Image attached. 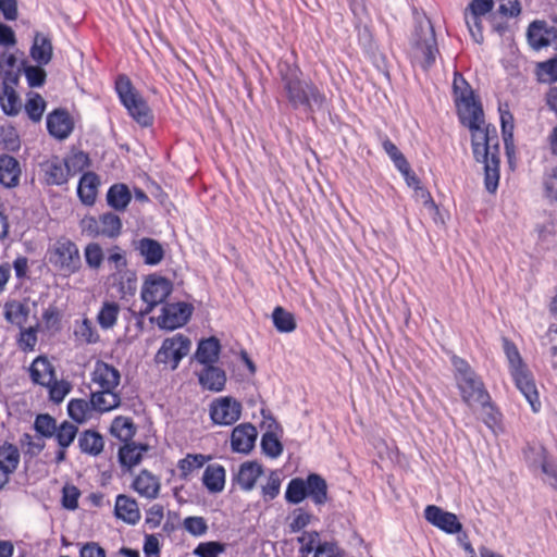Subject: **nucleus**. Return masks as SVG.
<instances>
[{"instance_id": "25", "label": "nucleus", "mask_w": 557, "mask_h": 557, "mask_svg": "<svg viewBox=\"0 0 557 557\" xmlns=\"http://www.w3.org/2000/svg\"><path fill=\"white\" fill-rule=\"evenodd\" d=\"M41 170L45 173V180L49 185H62L67 182L70 174L65 168V163L58 157L41 164Z\"/></svg>"}, {"instance_id": "42", "label": "nucleus", "mask_w": 557, "mask_h": 557, "mask_svg": "<svg viewBox=\"0 0 557 557\" xmlns=\"http://www.w3.org/2000/svg\"><path fill=\"white\" fill-rule=\"evenodd\" d=\"M273 325L280 333H290L296 330V320L293 313L283 307H275L272 312Z\"/></svg>"}, {"instance_id": "56", "label": "nucleus", "mask_w": 557, "mask_h": 557, "mask_svg": "<svg viewBox=\"0 0 557 557\" xmlns=\"http://www.w3.org/2000/svg\"><path fill=\"white\" fill-rule=\"evenodd\" d=\"M502 133L507 153L513 149V117L509 112H502Z\"/></svg>"}, {"instance_id": "34", "label": "nucleus", "mask_w": 557, "mask_h": 557, "mask_svg": "<svg viewBox=\"0 0 557 557\" xmlns=\"http://www.w3.org/2000/svg\"><path fill=\"white\" fill-rule=\"evenodd\" d=\"M202 483L210 493H220L225 486V469L221 465H209L203 472Z\"/></svg>"}, {"instance_id": "17", "label": "nucleus", "mask_w": 557, "mask_h": 557, "mask_svg": "<svg viewBox=\"0 0 557 557\" xmlns=\"http://www.w3.org/2000/svg\"><path fill=\"white\" fill-rule=\"evenodd\" d=\"M517 388L525 397L534 412L541 409V401L535 382L527 368L516 370L511 373Z\"/></svg>"}, {"instance_id": "19", "label": "nucleus", "mask_w": 557, "mask_h": 557, "mask_svg": "<svg viewBox=\"0 0 557 557\" xmlns=\"http://www.w3.org/2000/svg\"><path fill=\"white\" fill-rule=\"evenodd\" d=\"M53 57L52 38L49 34L37 33V88L46 83L47 73L44 69Z\"/></svg>"}, {"instance_id": "31", "label": "nucleus", "mask_w": 557, "mask_h": 557, "mask_svg": "<svg viewBox=\"0 0 557 557\" xmlns=\"http://www.w3.org/2000/svg\"><path fill=\"white\" fill-rule=\"evenodd\" d=\"M147 450V445L136 444L134 442H126L119 449V461L122 467L131 469L141 461L143 455Z\"/></svg>"}, {"instance_id": "48", "label": "nucleus", "mask_w": 557, "mask_h": 557, "mask_svg": "<svg viewBox=\"0 0 557 557\" xmlns=\"http://www.w3.org/2000/svg\"><path fill=\"white\" fill-rule=\"evenodd\" d=\"M282 478L278 471H271L267 482L261 485V495L264 502H271L277 497L281 491Z\"/></svg>"}, {"instance_id": "5", "label": "nucleus", "mask_w": 557, "mask_h": 557, "mask_svg": "<svg viewBox=\"0 0 557 557\" xmlns=\"http://www.w3.org/2000/svg\"><path fill=\"white\" fill-rule=\"evenodd\" d=\"M438 54L434 28L429 20L419 22L411 45V60L423 70L430 69Z\"/></svg>"}, {"instance_id": "8", "label": "nucleus", "mask_w": 557, "mask_h": 557, "mask_svg": "<svg viewBox=\"0 0 557 557\" xmlns=\"http://www.w3.org/2000/svg\"><path fill=\"white\" fill-rule=\"evenodd\" d=\"M77 434V426L71 422L63 421L57 425V421L51 416L37 414V435L47 438H54L59 447L67 448Z\"/></svg>"}, {"instance_id": "49", "label": "nucleus", "mask_w": 557, "mask_h": 557, "mask_svg": "<svg viewBox=\"0 0 557 557\" xmlns=\"http://www.w3.org/2000/svg\"><path fill=\"white\" fill-rule=\"evenodd\" d=\"M206 462V457L201 454L187 455L178 461L177 468L181 478L187 479L195 470L200 469Z\"/></svg>"}, {"instance_id": "44", "label": "nucleus", "mask_w": 557, "mask_h": 557, "mask_svg": "<svg viewBox=\"0 0 557 557\" xmlns=\"http://www.w3.org/2000/svg\"><path fill=\"white\" fill-rule=\"evenodd\" d=\"M382 147H383L384 151L386 152V154L393 161L395 168L401 174H408L409 163H408L407 159L387 136L382 137Z\"/></svg>"}, {"instance_id": "50", "label": "nucleus", "mask_w": 557, "mask_h": 557, "mask_svg": "<svg viewBox=\"0 0 557 557\" xmlns=\"http://www.w3.org/2000/svg\"><path fill=\"white\" fill-rule=\"evenodd\" d=\"M307 497L305 480L292 479L285 492V499L289 504H299Z\"/></svg>"}, {"instance_id": "36", "label": "nucleus", "mask_w": 557, "mask_h": 557, "mask_svg": "<svg viewBox=\"0 0 557 557\" xmlns=\"http://www.w3.org/2000/svg\"><path fill=\"white\" fill-rule=\"evenodd\" d=\"M110 280L113 285L117 286L119 292L125 295H133L136 290L137 277L136 273L129 269L124 268L117 271H114Z\"/></svg>"}, {"instance_id": "4", "label": "nucleus", "mask_w": 557, "mask_h": 557, "mask_svg": "<svg viewBox=\"0 0 557 557\" xmlns=\"http://www.w3.org/2000/svg\"><path fill=\"white\" fill-rule=\"evenodd\" d=\"M115 91L121 103L128 114L141 126H150L153 122V114L141 95L134 88L126 75H119L115 81Z\"/></svg>"}, {"instance_id": "9", "label": "nucleus", "mask_w": 557, "mask_h": 557, "mask_svg": "<svg viewBox=\"0 0 557 557\" xmlns=\"http://www.w3.org/2000/svg\"><path fill=\"white\" fill-rule=\"evenodd\" d=\"M242 404L231 396L215 398L209 406L211 421L216 425H232L242 414Z\"/></svg>"}, {"instance_id": "23", "label": "nucleus", "mask_w": 557, "mask_h": 557, "mask_svg": "<svg viewBox=\"0 0 557 557\" xmlns=\"http://www.w3.org/2000/svg\"><path fill=\"white\" fill-rule=\"evenodd\" d=\"M17 82L7 78L2 82V89L0 91V107L7 115H15L22 108V102L15 91Z\"/></svg>"}, {"instance_id": "32", "label": "nucleus", "mask_w": 557, "mask_h": 557, "mask_svg": "<svg viewBox=\"0 0 557 557\" xmlns=\"http://www.w3.org/2000/svg\"><path fill=\"white\" fill-rule=\"evenodd\" d=\"M99 186V178L92 172L84 173L77 186V194L84 205L95 203Z\"/></svg>"}, {"instance_id": "16", "label": "nucleus", "mask_w": 557, "mask_h": 557, "mask_svg": "<svg viewBox=\"0 0 557 557\" xmlns=\"http://www.w3.org/2000/svg\"><path fill=\"white\" fill-rule=\"evenodd\" d=\"M258 432L251 423L235 426L231 434V448L235 453L249 454L255 447Z\"/></svg>"}, {"instance_id": "62", "label": "nucleus", "mask_w": 557, "mask_h": 557, "mask_svg": "<svg viewBox=\"0 0 557 557\" xmlns=\"http://www.w3.org/2000/svg\"><path fill=\"white\" fill-rule=\"evenodd\" d=\"M543 185L546 198L557 202V166L545 174Z\"/></svg>"}, {"instance_id": "7", "label": "nucleus", "mask_w": 557, "mask_h": 557, "mask_svg": "<svg viewBox=\"0 0 557 557\" xmlns=\"http://www.w3.org/2000/svg\"><path fill=\"white\" fill-rule=\"evenodd\" d=\"M191 342L183 334L165 338L154 356V362L174 371L190 350Z\"/></svg>"}, {"instance_id": "22", "label": "nucleus", "mask_w": 557, "mask_h": 557, "mask_svg": "<svg viewBox=\"0 0 557 557\" xmlns=\"http://www.w3.org/2000/svg\"><path fill=\"white\" fill-rule=\"evenodd\" d=\"M135 249L144 258L148 265H157L164 258V249L162 245L152 238L144 237L135 243Z\"/></svg>"}, {"instance_id": "1", "label": "nucleus", "mask_w": 557, "mask_h": 557, "mask_svg": "<svg viewBox=\"0 0 557 557\" xmlns=\"http://www.w3.org/2000/svg\"><path fill=\"white\" fill-rule=\"evenodd\" d=\"M453 88L460 122L471 131L473 157L484 164L485 188L488 193H495L499 183L500 164L496 128L485 125L482 107L460 74H455Z\"/></svg>"}, {"instance_id": "10", "label": "nucleus", "mask_w": 557, "mask_h": 557, "mask_svg": "<svg viewBox=\"0 0 557 557\" xmlns=\"http://www.w3.org/2000/svg\"><path fill=\"white\" fill-rule=\"evenodd\" d=\"M172 293V284L169 280L162 276L151 275L147 278L141 288V299L146 304L144 313H149L154 307L163 304L164 300Z\"/></svg>"}, {"instance_id": "47", "label": "nucleus", "mask_w": 557, "mask_h": 557, "mask_svg": "<svg viewBox=\"0 0 557 557\" xmlns=\"http://www.w3.org/2000/svg\"><path fill=\"white\" fill-rule=\"evenodd\" d=\"M74 335L78 341L85 342L87 344H95L99 341V334L96 327L87 318L76 322Z\"/></svg>"}, {"instance_id": "15", "label": "nucleus", "mask_w": 557, "mask_h": 557, "mask_svg": "<svg viewBox=\"0 0 557 557\" xmlns=\"http://www.w3.org/2000/svg\"><path fill=\"white\" fill-rule=\"evenodd\" d=\"M47 129L49 134L58 139L64 140L70 137L74 129V121L65 109H55L47 115Z\"/></svg>"}, {"instance_id": "53", "label": "nucleus", "mask_w": 557, "mask_h": 557, "mask_svg": "<svg viewBox=\"0 0 557 557\" xmlns=\"http://www.w3.org/2000/svg\"><path fill=\"white\" fill-rule=\"evenodd\" d=\"M63 161L70 176L75 175L89 166V157L83 151L74 152Z\"/></svg>"}, {"instance_id": "41", "label": "nucleus", "mask_w": 557, "mask_h": 557, "mask_svg": "<svg viewBox=\"0 0 557 557\" xmlns=\"http://www.w3.org/2000/svg\"><path fill=\"white\" fill-rule=\"evenodd\" d=\"M92 410L90 401L82 398H73L67 404V413L77 423L87 421Z\"/></svg>"}, {"instance_id": "2", "label": "nucleus", "mask_w": 557, "mask_h": 557, "mask_svg": "<svg viewBox=\"0 0 557 557\" xmlns=\"http://www.w3.org/2000/svg\"><path fill=\"white\" fill-rule=\"evenodd\" d=\"M280 76L284 96L293 109L304 108L306 112L313 113L323 108L325 95L311 81L301 79L298 66L280 64Z\"/></svg>"}, {"instance_id": "35", "label": "nucleus", "mask_w": 557, "mask_h": 557, "mask_svg": "<svg viewBox=\"0 0 557 557\" xmlns=\"http://www.w3.org/2000/svg\"><path fill=\"white\" fill-rule=\"evenodd\" d=\"M307 496H310L315 505H323L327 500V485L319 474L311 473L305 480Z\"/></svg>"}, {"instance_id": "60", "label": "nucleus", "mask_w": 557, "mask_h": 557, "mask_svg": "<svg viewBox=\"0 0 557 557\" xmlns=\"http://www.w3.org/2000/svg\"><path fill=\"white\" fill-rule=\"evenodd\" d=\"M225 550V546L219 542H205L200 543L194 550L195 555L199 557H218Z\"/></svg>"}, {"instance_id": "29", "label": "nucleus", "mask_w": 557, "mask_h": 557, "mask_svg": "<svg viewBox=\"0 0 557 557\" xmlns=\"http://www.w3.org/2000/svg\"><path fill=\"white\" fill-rule=\"evenodd\" d=\"M220 349V342L215 337L202 339L198 344L195 359L203 367L214 364L219 360Z\"/></svg>"}, {"instance_id": "40", "label": "nucleus", "mask_w": 557, "mask_h": 557, "mask_svg": "<svg viewBox=\"0 0 557 557\" xmlns=\"http://www.w3.org/2000/svg\"><path fill=\"white\" fill-rule=\"evenodd\" d=\"M120 306L115 301H104L97 314V322L103 330L112 329L117 320Z\"/></svg>"}, {"instance_id": "3", "label": "nucleus", "mask_w": 557, "mask_h": 557, "mask_svg": "<svg viewBox=\"0 0 557 557\" xmlns=\"http://www.w3.org/2000/svg\"><path fill=\"white\" fill-rule=\"evenodd\" d=\"M451 363L455 381L463 403L469 407L476 405L485 407L490 400V395L482 380L465 359L453 356Z\"/></svg>"}, {"instance_id": "55", "label": "nucleus", "mask_w": 557, "mask_h": 557, "mask_svg": "<svg viewBox=\"0 0 557 557\" xmlns=\"http://www.w3.org/2000/svg\"><path fill=\"white\" fill-rule=\"evenodd\" d=\"M85 261L90 269H99L103 262V251L99 244L90 243L84 249Z\"/></svg>"}, {"instance_id": "54", "label": "nucleus", "mask_w": 557, "mask_h": 557, "mask_svg": "<svg viewBox=\"0 0 557 557\" xmlns=\"http://www.w3.org/2000/svg\"><path fill=\"white\" fill-rule=\"evenodd\" d=\"M261 448L262 451L271 457L276 458L283 451V445L277 438V436L272 432H265L261 437Z\"/></svg>"}, {"instance_id": "59", "label": "nucleus", "mask_w": 557, "mask_h": 557, "mask_svg": "<svg viewBox=\"0 0 557 557\" xmlns=\"http://www.w3.org/2000/svg\"><path fill=\"white\" fill-rule=\"evenodd\" d=\"M504 350L508 359L511 373L515 372L516 370H521L525 368L515 344H512L508 339H504Z\"/></svg>"}, {"instance_id": "30", "label": "nucleus", "mask_w": 557, "mask_h": 557, "mask_svg": "<svg viewBox=\"0 0 557 557\" xmlns=\"http://www.w3.org/2000/svg\"><path fill=\"white\" fill-rule=\"evenodd\" d=\"M21 168L18 161L11 156L0 157V183L5 187L18 184Z\"/></svg>"}, {"instance_id": "38", "label": "nucleus", "mask_w": 557, "mask_h": 557, "mask_svg": "<svg viewBox=\"0 0 557 557\" xmlns=\"http://www.w3.org/2000/svg\"><path fill=\"white\" fill-rule=\"evenodd\" d=\"M110 432L112 436L126 443L135 435L136 428L131 418L120 416L112 421Z\"/></svg>"}, {"instance_id": "39", "label": "nucleus", "mask_w": 557, "mask_h": 557, "mask_svg": "<svg viewBox=\"0 0 557 557\" xmlns=\"http://www.w3.org/2000/svg\"><path fill=\"white\" fill-rule=\"evenodd\" d=\"M546 23L544 21L532 22L527 32L528 42L534 50L547 47Z\"/></svg>"}, {"instance_id": "58", "label": "nucleus", "mask_w": 557, "mask_h": 557, "mask_svg": "<svg viewBox=\"0 0 557 557\" xmlns=\"http://www.w3.org/2000/svg\"><path fill=\"white\" fill-rule=\"evenodd\" d=\"M184 529L194 536H201L208 530L207 521L202 517L191 516L183 521Z\"/></svg>"}, {"instance_id": "13", "label": "nucleus", "mask_w": 557, "mask_h": 557, "mask_svg": "<svg viewBox=\"0 0 557 557\" xmlns=\"http://www.w3.org/2000/svg\"><path fill=\"white\" fill-rule=\"evenodd\" d=\"M191 314L190 307L185 302L166 304L158 317V325L165 330H175L183 326Z\"/></svg>"}, {"instance_id": "37", "label": "nucleus", "mask_w": 557, "mask_h": 557, "mask_svg": "<svg viewBox=\"0 0 557 557\" xmlns=\"http://www.w3.org/2000/svg\"><path fill=\"white\" fill-rule=\"evenodd\" d=\"M131 199L132 194L128 187L122 183L112 185L107 193L108 205L116 211H124Z\"/></svg>"}, {"instance_id": "28", "label": "nucleus", "mask_w": 557, "mask_h": 557, "mask_svg": "<svg viewBox=\"0 0 557 557\" xmlns=\"http://www.w3.org/2000/svg\"><path fill=\"white\" fill-rule=\"evenodd\" d=\"M121 397L116 391L99 388L91 393L90 404L94 410L106 412L119 407Z\"/></svg>"}, {"instance_id": "45", "label": "nucleus", "mask_w": 557, "mask_h": 557, "mask_svg": "<svg viewBox=\"0 0 557 557\" xmlns=\"http://www.w3.org/2000/svg\"><path fill=\"white\" fill-rule=\"evenodd\" d=\"M99 220L102 236L116 238L121 234L122 221L115 213H103L99 216Z\"/></svg>"}, {"instance_id": "33", "label": "nucleus", "mask_w": 557, "mask_h": 557, "mask_svg": "<svg viewBox=\"0 0 557 557\" xmlns=\"http://www.w3.org/2000/svg\"><path fill=\"white\" fill-rule=\"evenodd\" d=\"M78 447L83 454L96 457L102 453L104 441L100 433L85 430L78 436Z\"/></svg>"}, {"instance_id": "26", "label": "nucleus", "mask_w": 557, "mask_h": 557, "mask_svg": "<svg viewBox=\"0 0 557 557\" xmlns=\"http://www.w3.org/2000/svg\"><path fill=\"white\" fill-rule=\"evenodd\" d=\"M262 473L263 469L261 465L256 461H246L239 467L236 482L243 491L249 492L255 487L257 480Z\"/></svg>"}, {"instance_id": "64", "label": "nucleus", "mask_w": 557, "mask_h": 557, "mask_svg": "<svg viewBox=\"0 0 557 557\" xmlns=\"http://www.w3.org/2000/svg\"><path fill=\"white\" fill-rule=\"evenodd\" d=\"M314 557H345L336 544L324 542L319 544Z\"/></svg>"}, {"instance_id": "46", "label": "nucleus", "mask_w": 557, "mask_h": 557, "mask_svg": "<svg viewBox=\"0 0 557 557\" xmlns=\"http://www.w3.org/2000/svg\"><path fill=\"white\" fill-rule=\"evenodd\" d=\"M61 327V313L58 308L49 307L42 313V323L37 322V332L54 334Z\"/></svg>"}, {"instance_id": "21", "label": "nucleus", "mask_w": 557, "mask_h": 557, "mask_svg": "<svg viewBox=\"0 0 557 557\" xmlns=\"http://www.w3.org/2000/svg\"><path fill=\"white\" fill-rule=\"evenodd\" d=\"M197 376L203 389L221 392L225 387V371L214 364L203 367V369L197 373Z\"/></svg>"}, {"instance_id": "51", "label": "nucleus", "mask_w": 557, "mask_h": 557, "mask_svg": "<svg viewBox=\"0 0 557 557\" xmlns=\"http://www.w3.org/2000/svg\"><path fill=\"white\" fill-rule=\"evenodd\" d=\"M57 379L55 369L47 357H37V384H49L50 381Z\"/></svg>"}, {"instance_id": "27", "label": "nucleus", "mask_w": 557, "mask_h": 557, "mask_svg": "<svg viewBox=\"0 0 557 557\" xmlns=\"http://www.w3.org/2000/svg\"><path fill=\"white\" fill-rule=\"evenodd\" d=\"M114 512L119 519L129 524H135L140 519L136 500L126 495H119L116 497Z\"/></svg>"}, {"instance_id": "14", "label": "nucleus", "mask_w": 557, "mask_h": 557, "mask_svg": "<svg viewBox=\"0 0 557 557\" xmlns=\"http://www.w3.org/2000/svg\"><path fill=\"white\" fill-rule=\"evenodd\" d=\"M424 518L429 523L448 534H456L462 529V524L455 513L445 511L435 505L425 507Z\"/></svg>"}, {"instance_id": "61", "label": "nucleus", "mask_w": 557, "mask_h": 557, "mask_svg": "<svg viewBox=\"0 0 557 557\" xmlns=\"http://www.w3.org/2000/svg\"><path fill=\"white\" fill-rule=\"evenodd\" d=\"M79 490L75 485H65L62 490V505L64 508L74 510L78 506Z\"/></svg>"}, {"instance_id": "52", "label": "nucleus", "mask_w": 557, "mask_h": 557, "mask_svg": "<svg viewBox=\"0 0 557 557\" xmlns=\"http://www.w3.org/2000/svg\"><path fill=\"white\" fill-rule=\"evenodd\" d=\"M18 449L11 445L0 447V466H3L9 472L13 473L18 465Z\"/></svg>"}, {"instance_id": "63", "label": "nucleus", "mask_w": 557, "mask_h": 557, "mask_svg": "<svg viewBox=\"0 0 557 557\" xmlns=\"http://www.w3.org/2000/svg\"><path fill=\"white\" fill-rule=\"evenodd\" d=\"M299 541L302 543L300 548L302 557H307L312 552L315 553L317 546L321 544L317 532L306 533Z\"/></svg>"}, {"instance_id": "57", "label": "nucleus", "mask_w": 557, "mask_h": 557, "mask_svg": "<svg viewBox=\"0 0 557 557\" xmlns=\"http://www.w3.org/2000/svg\"><path fill=\"white\" fill-rule=\"evenodd\" d=\"M16 344L17 347L24 352L33 351L35 348V326L30 325L20 329Z\"/></svg>"}, {"instance_id": "18", "label": "nucleus", "mask_w": 557, "mask_h": 557, "mask_svg": "<svg viewBox=\"0 0 557 557\" xmlns=\"http://www.w3.org/2000/svg\"><path fill=\"white\" fill-rule=\"evenodd\" d=\"M120 372L113 366L97 361L91 372V382L99 388L116 391L120 384Z\"/></svg>"}, {"instance_id": "6", "label": "nucleus", "mask_w": 557, "mask_h": 557, "mask_svg": "<svg viewBox=\"0 0 557 557\" xmlns=\"http://www.w3.org/2000/svg\"><path fill=\"white\" fill-rule=\"evenodd\" d=\"M48 259L64 275L77 272L82 265L76 244L66 237H61L51 245L48 250Z\"/></svg>"}, {"instance_id": "20", "label": "nucleus", "mask_w": 557, "mask_h": 557, "mask_svg": "<svg viewBox=\"0 0 557 557\" xmlns=\"http://www.w3.org/2000/svg\"><path fill=\"white\" fill-rule=\"evenodd\" d=\"M32 306L34 307L35 302L30 304L28 299L23 301H8L3 308L4 318L9 323L17 326L18 329L25 327L32 311Z\"/></svg>"}, {"instance_id": "11", "label": "nucleus", "mask_w": 557, "mask_h": 557, "mask_svg": "<svg viewBox=\"0 0 557 557\" xmlns=\"http://www.w3.org/2000/svg\"><path fill=\"white\" fill-rule=\"evenodd\" d=\"M22 72H24L29 87H35V66L25 65V62L18 60L14 53L8 51L0 53V77L2 82L7 78L18 82Z\"/></svg>"}, {"instance_id": "12", "label": "nucleus", "mask_w": 557, "mask_h": 557, "mask_svg": "<svg viewBox=\"0 0 557 557\" xmlns=\"http://www.w3.org/2000/svg\"><path fill=\"white\" fill-rule=\"evenodd\" d=\"M494 7V2L486 0H472L465 12V20L472 39L476 44L484 40L482 30V16L488 13Z\"/></svg>"}, {"instance_id": "43", "label": "nucleus", "mask_w": 557, "mask_h": 557, "mask_svg": "<svg viewBox=\"0 0 557 557\" xmlns=\"http://www.w3.org/2000/svg\"><path fill=\"white\" fill-rule=\"evenodd\" d=\"M42 386L48 392L49 400L57 405L61 404L72 391V384L66 380L54 379Z\"/></svg>"}, {"instance_id": "24", "label": "nucleus", "mask_w": 557, "mask_h": 557, "mask_svg": "<svg viewBox=\"0 0 557 557\" xmlns=\"http://www.w3.org/2000/svg\"><path fill=\"white\" fill-rule=\"evenodd\" d=\"M132 486L140 496L154 499L159 495L160 481L148 470H141L134 479Z\"/></svg>"}]
</instances>
